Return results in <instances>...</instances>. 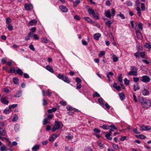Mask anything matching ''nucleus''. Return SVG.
Listing matches in <instances>:
<instances>
[{
    "instance_id": "1",
    "label": "nucleus",
    "mask_w": 151,
    "mask_h": 151,
    "mask_svg": "<svg viewBox=\"0 0 151 151\" xmlns=\"http://www.w3.org/2000/svg\"><path fill=\"white\" fill-rule=\"evenodd\" d=\"M88 13L90 14H92L93 17L97 19H99V17L97 16L96 14L94 12V10L91 8H89L88 10Z\"/></svg>"
},
{
    "instance_id": "2",
    "label": "nucleus",
    "mask_w": 151,
    "mask_h": 151,
    "mask_svg": "<svg viewBox=\"0 0 151 151\" xmlns=\"http://www.w3.org/2000/svg\"><path fill=\"white\" fill-rule=\"evenodd\" d=\"M142 105L145 108H148L151 106V102L150 100H147V101L145 100L142 104Z\"/></svg>"
},
{
    "instance_id": "3",
    "label": "nucleus",
    "mask_w": 151,
    "mask_h": 151,
    "mask_svg": "<svg viewBox=\"0 0 151 151\" xmlns=\"http://www.w3.org/2000/svg\"><path fill=\"white\" fill-rule=\"evenodd\" d=\"M142 79L141 81L144 82L148 83L150 81V78L147 76H144L142 77Z\"/></svg>"
},
{
    "instance_id": "4",
    "label": "nucleus",
    "mask_w": 151,
    "mask_h": 151,
    "mask_svg": "<svg viewBox=\"0 0 151 151\" xmlns=\"http://www.w3.org/2000/svg\"><path fill=\"white\" fill-rule=\"evenodd\" d=\"M150 129V128L148 126H142L140 127V130H149Z\"/></svg>"
},
{
    "instance_id": "5",
    "label": "nucleus",
    "mask_w": 151,
    "mask_h": 151,
    "mask_svg": "<svg viewBox=\"0 0 151 151\" xmlns=\"http://www.w3.org/2000/svg\"><path fill=\"white\" fill-rule=\"evenodd\" d=\"M59 8L61 11L63 12H67L68 10L66 6H60Z\"/></svg>"
},
{
    "instance_id": "6",
    "label": "nucleus",
    "mask_w": 151,
    "mask_h": 151,
    "mask_svg": "<svg viewBox=\"0 0 151 151\" xmlns=\"http://www.w3.org/2000/svg\"><path fill=\"white\" fill-rule=\"evenodd\" d=\"M61 122H60L56 121L55 124L54 126L57 128V129H59L60 128Z\"/></svg>"
},
{
    "instance_id": "7",
    "label": "nucleus",
    "mask_w": 151,
    "mask_h": 151,
    "mask_svg": "<svg viewBox=\"0 0 151 151\" xmlns=\"http://www.w3.org/2000/svg\"><path fill=\"white\" fill-rule=\"evenodd\" d=\"M101 36V34L99 33H98L94 34L93 35V37L94 39L97 40H99Z\"/></svg>"
},
{
    "instance_id": "8",
    "label": "nucleus",
    "mask_w": 151,
    "mask_h": 151,
    "mask_svg": "<svg viewBox=\"0 0 151 151\" xmlns=\"http://www.w3.org/2000/svg\"><path fill=\"white\" fill-rule=\"evenodd\" d=\"M84 19L87 21L88 22L91 24H94V22L89 17H85Z\"/></svg>"
},
{
    "instance_id": "9",
    "label": "nucleus",
    "mask_w": 151,
    "mask_h": 151,
    "mask_svg": "<svg viewBox=\"0 0 151 151\" xmlns=\"http://www.w3.org/2000/svg\"><path fill=\"white\" fill-rule=\"evenodd\" d=\"M57 137V135L55 134H53L49 138V140L50 141H53L56 139Z\"/></svg>"
},
{
    "instance_id": "10",
    "label": "nucleus",
    "mask_w": 151,
    "mask_h": 151,
    "mask_svg": "<svg viewBox=\"0 0 151 151\" xmlns=\"http://www.w3.org/2000/svg\"><path fill=\"white\" fill-rule=\"evenodd\" d=\"M1 103L4 104H8L9 102V101L6 100L5 97L1 98Z\"/></svg>"
},
{
    "instance_id": "11",
    "label": "nucleus",
    "mask_w": 151,
    "mask_h": 151,
    "mask_svg": "<svg viewBox=\"0 0 151 151\" xmlns=\"http://www.w3.org/2000/svg\"><path fill=\"white\" fill-rule=\"evenodd\" d=\"M142 92L143 95L145 96H147L149 94V91L147 90L145 88H144L142 91Z\"/></svg>"
},
{
    "instance_id": "12",
    "label": "nucleus",
    "mask_w": 151,
    "mask_h": 151,
    "mask_svg": "<svg viewBox=\"0 0 151 151\" xmlns=\"http://www.w3.org/2000/svg\"><path fill=\"white\" fill-rule=\"evenodd\" d=\"M37 20L35 19H33L29 21L28 24L29 25H30L31 26H33L36 24L37 23Z\"/></svg>"
},
{
    "instance_id": "13",
    "label": "nucleus",
    "mask_w": 151,
    "mask_h": 151,
    "mask_svg": "<svg viewBox=\"0 0 151 151\" xmlns=\"http://www.w3.org/2000/svg\"><path fill=\"white\" fill-rule=\"evenodd\" d=\"M135 136L138 138H140L141 139H144L146 138V136L142 134L136 135Z\"/></svg>"
},
{
    "instance_id": "14",
    "label": "nucleus",
    "mask_w": 151,
    "mask_h": 151,
    "mask_svg": "<svg viewBox=\"0 0 151 151\" xmlns=\"http://www.w3.org/2000/svg\"><path fill=\"white\" fill-rule=\"evenodd\" d=\"M62 80L64 81V82L68 83H70V80L66 76L64 77V78L62 79Z\"/></svg>"
},
{
    "instance_id": "15",
    "label": "nucleus",
    "mask_w": 151,
    "mask_h": 151,
    "mask_svg": "<svg viewBox=\"0 0 151 151\" xmlns=\"http://www.w3.org/2000/svg\"><path fill=\"white\" fill-rule=\"evenodd\" d=\"M119 96L120 99L122 101H123L125 98V95L123 92L119 93Z\"/></svg>"
},
{
    "instance_id": "16",
    "label": "nucleus",
    "mask_w": 151,
    "mask_h": 151,
    "mask_svg": "<svg viewBox=\"0 0 151 151\" xmlns=\"http://www.w3.org/2000/svg\"><path fill=\"white\" fill-rule=\"evenodd\" d=\"M16 71L19 75L20 76H22L23 72L20 69L18 68L17 70H16Z\"/></svg>"
},
{
    "instance_id": "17",
    "label": "nucleus",
    "mask_w": 151,
    "mask_h": 151,
    "mask_svg": "<svg viewBox=\"0 0 151 151\" xmlns=\"http://www.w3.org/2000/svg\"><path fill=\"white\" fill-rule=\"evenodd\" d=\"M127 75H133L135 76H137V72L131 70L128 73Z\"/></svg>"
},
{
    "instance_id": "18",
    "label": "nucleus",
    "mask_w": 151,
    "mask_h": 151,
    "mask_svg": "<svg viewBox=\"0 0 151 151\" xmlns=\"http://www.w3.org/2000/svg\"><path fill=\"white\" fill-rule=\"evenodd\" d=\"M46 69L52 73H53L54 72L53 69L49 65H47L46 67Z\"/></svg>"
},
{
    "instance_id": "19",
    "label": "nucleus",
    "mask_w": 151,
    "mask_h": 151,
    "mask_svg": "<svg viewBox=\"0 0 151 151\" xmlns=\"http://www.w3.org/2000/svg\"><path fill=\"white\" fill-rule=\"evenodd\" d=\"M40 147V146L39 145H37L34 146L32 148L33 151H35L38 150Z\"/></svg>"
},
{
    "instance_id": "20",
    "label": "nucleus",
    "mask_w": 151,
    "mask_h": 151,
    "mask_svg": "<svg viewBox=\"0 0 151 151\" xmlns=\"http://www.w3.org/2000/svg\"><path fill=\"white\" fill-rule=\"evenodd\" d=\"M13 80L14 83V84L16 85H18L19 84V80L17 78H14L13 79Z\"/></svg>"
},
{
    "instance_id": "21",
    "label": "nucleus",
    "mask_w": 151,
    "mask_h": 151,
    "mask_svg": "<svg viewBox=\"0 0 151 151\" xmlns=\"http://www.w3.org/2000/svg\"><path fill=\"white\" fill-rule=\"evenodd\" d=\"M21 96V91H18L16 92L14 96L16 97H19Z\"/></svg>"
},
{
    "instance_id": "22",
    "label": "nucleus",
    "mask_w": 151,
    "mask_h": 151,
    "mask_svg": "<svg viewBox=\"0 0 151 151\" xmlns=\"http://www.w3.org/2000/svg\"><path fill=\"white\" fill-rule=\"evenodd\" d=\"M105 13L106 14V16L107 17L109 18L111 17V14L110 10H108L107 12H105Z\"/></svg>"
},
{
    "instance_id": "23",
    "label": "nucleus",
    "mask_w": 151,
    "mask_h": 151,
    "mask_svg": "<svg viewBox=\"0 0 151 151\" xmlns=\"http://www.w3.org/2000/svg\"><path fill=\"white\" fill-rule=\"evenodd\" d=\"M112 58L113 61L114 62H117L118 60V58L116 57L115 55H112Z\"/></svg>"
},
{
    "instance_id": "24",
    "label": "nucleus",
    "mask_w": 151,
    "mask_h": 151,
    "mask_svg": "<svg viewBox=\"0 0 151 151\" xmlns=\"http://www.w3.org/2000/svg\"><path fill=\"white\" fill-rule=\"evenodd\" d=\"M11 111V110L9 109H6L3 111L4 113L6 114H8L10 113Z\"/></svg>"
},
{
    "instance_id": "25",
    "label": "nucleus",
    "mask_w": 151,
    "mask_h": 151,
    "mask_svg": "<svg viewBox=\"0 0 151 151\" xmlns=\"http://www.w3.org/2000/svg\"><path fill=\"white\" fill-rule=\"evenodd\" d=\"M111 136V135L110 134L108 133L107 134L105 135V137L107 139L111 140L112 139V138L110 137Z\"/></svg>"
},
{
    "instance_id": "26",
    "label": "nucleus",
    "mask_w": 151,
    "mask_h": 151,
    "mask_svg": "<svg viewBox=\"0 0 151 151\" xmlns=\"http://www.w3.org/2000/svg\"><path fill=\"white\" fill-rule=\"evenodd\" d=\"M80 2L79 0H77L73 3V6L74 7H76L78 4Z\"/></svg>"
},
{
    "instance_id": "27",
    "label": "nucleus",
    "mask_w": 151,
    "mask_h": 151,
    "mask_svg": "<svg viewBox=\"0 0 151 151\" xmlns=\"http://www.w3.org/2000/svg\"><path fill=\"white\" fill-rule=\"evenodd\" d=\"M140 88L138 86V85L137 84L136 85H134V91H136L137 90H139Z\"/></svg>"
},
{
    "instance_id": "28",
    "label": "nucleus",
    "mask_w": 151,
    "mask_h": 151,
    "mask_svg": "<svg viewBox=\"0 0 151 151\" xmlns=\"http://www.w3.org/2000/svg\"><path fill=\"white\" fill-rule=\"evenodd\" d=\"M112 24V22L110 20L105 22V24L107 25L109 27H110L111 25Z\"/></svg>"
},
{
    "instance_id": "29",
    "label": "nucleus",
    "mask_w": 151,
    "mask_h": 151,
    "mask_svg": "<svg viewBox=\"0 0 151 151\" xmlns=\"http://www.w3.org/2000/svg\"><path fill=\"white\" fill-rule=\"evenodd\" d=\"M131 71L137 72V68L135 66H131Z\"/></svg>"
},
{
    "instance_id": "30",
    "label": "nucleus",
    "mask_w": 151,
    "mask_h": 151,
    "mask_svg": "<svg viewBox=\"0 0 151 151\" xmlns=\"http://www.w3.org/2000/svg\"><path fill=\"white\" fill-rule=\"evenodd\" d=\"M124 84L126 85H127V86L129 85V82H130L129 80L127 79L126 78H125L124 79Z\"/></svg>"
},
{
    "instance_id": "31",
    "label": "nucleus",
    "mask_w": 151,
    "mask_h": 151,
    "mask_svg": "<svg viewBox=\"0 0 151 151\" xmlns=\"http://www.w3.org/2000/svg\"><path fill=\"white\" fill-rule=\"evenodd\" d=\"M93 97H100V94L97 92H95L93 94Z\"/></svg>"
},
{
    "instance_id": "32",
    "label": "nucleus",
    "mask_w": 151,
    "mask_h": 151,
    "mask_svg": "<svg viewBox=\"0 0 151 151\" xmlns=\"http://www.w3.org/2000/svg\"><path fill=\"white\" fill-rule=\"evenodd\" d=\"M98 145L102 149L103 148V147H104V145L102 144L100 141H98Z\"/></svg>"
},
{
    "instance_id": "33",
    "label": "nucleus",
    "mask_w": 151,
    "mask_h": 151,
    "mask_svg": "<svg viewBox=\"0 0 151 151\" xmlns=\"http://www.w3.org/2000/svg\"><path fill=\"white\" fill-rule=\"evenodd\" d=\"M100 127L104 129H108L109 127L107 124H104L102 126H100Z\"/></svg>"
},
{
    "instance_id": "34",
    "label": "nucleus",
    "mask_w": 151,
    "mask_h": 151,
    "mask_svg": "<svg viewBox=\"0 0 151 151\" xmlns=\"http://www.w3.org/2000/svg\"><path fill=\"white\" fill-rule=\"evenodd\" d=\"M18 119V116L17 114H15L14 116L12 119V121L13 122L16 121Z\"/></svg>"
},
{
    "instance_id": "35",
    "label": "nucleus",
    "mask_w": 151,
    "mask_h": 151,
    "mask_svg": "<svg viewBox=\"0 0 151 151\" xmlns=\"http://www.w3.org/2000/svg\"><path fill=\"white\" fill-rule=\"evenodd\" d=\"M17 104H14L12 105L9 106V109H12L14 108L17 107Z\"/></svg>"
},
{
    "instance_id": "36",
    "label": "nucleus",
    "mask_w": 151,
    "mask_h": 151,
    "mask_svg": "<svg viewBox=\"0 0 151 151\" xmlns=\"http://www.w3.org/2000/svg\"><path fill=\"white\" fill-rule=\"evenodd\" d=\"M57 77L59 79H61L62 80L64 76L63 75L60 73L58 74Z\"/></svg>"
},
{
    "instance_id": "37",
    "label": "nucleus",
    "mask_w": 151,
    "mask_h": 151,
    "mask_svg": "<svg viewBox=\"0 0 151 151\" xmlns=\"http://www.w3.org/2000/svg\"><path fill=\"white\" fill-rule=\"evenodd\" d=\"M41 41L42 42H45L46 43H47V39L45 37L42 38L41 39Z\"/></svg>"
},
{
    "instance_id": "38",
    "label": "nucleus",
    "mask_w": 151,
    "mask_h": 151,
    "mask_svg": "<svg viewBox=\"0 0 151 151\" xmlns=\"http://www.w3.org/2000/svg\"><path fill=\"white\" fill-rule=\"evenodd\" d=\"M145 45L146 47L148 49H150L151 48V45L149 43L146 42L145 43Z\"/></svg>"
},
{
    "instance_id": "39",
    "label": "nucleus",
    "mask_w": 151,
    "mask_h": 151,
    "mask_svg": "<svg viewBox=\"0 0 151 151\" xmlns=\"http://www.w3.org/2000/svg\"><path fill=\"white\" fill-rule=\"evenodd\" d=\"M105 54V52L104 51H100V53L99 54V56L100 57H101Z\"/></svg>"
},
{
    "instance_id": "40",
    "label": "nucleus",
    "mask_w": 151,
    "mask_h": 151,
    "mask_svg": "<svg viewBox=\"0 0 151 151\" xmlns=\"http://www.w3.org/2000/svg\"><path fill=\"white\" fill-rule=\"evenodd\" d=\"M112 145L113 147L115 149H117L119 148V146H118L116 144H115L114 143H113L112 144Z\"/></svg>"
},
{
    "instance_id": "41",
    "label": "nucleus",
    "mask_w": 151,
    "mask_h": 151,
    "mask_svg": "<svg viewBox=\"0 0 151 151\" xmlns=\"http://www.w3.org/2000/svg\"><path fill=\"white\" fill-rule=\"evenodd\" d=\"M8 29L10 31H11L13 29V26L10 24H8Z\"/></svg>"
},
{
    "instance_id": "42",
    "label": "nucleus",
    "mask_w": 151,
    "mask_h": 151,
    "mask_svg": "<svg viewBox=\"0 0 151 151\" xmlns=\"http://www.w3.org/2000/svg\"><path fill=\"white\" fill-rule=\"evenodd\" d=\"M75 80L76 82L81 83V80L78 77H76L75 79Z\"/></svg>"
},
{
    "instance_id": "43",
    "label": "nucleus",
    "mask_w": 151,
    "mask_h": 151,
    "mask_svg": "<svg viewBox=\"0 0 151 151\" xmlns=\"http://www.w3.org/2000/svg\"><path fill=\"white\" fill-rule=\"evenodd\" d=\"M145 100H145L143 98H141L139 99V101L141 103L142 105V104H143Z\"/></svg>"
},
{
    "instance_id": "44",
    "label": "nucleus",
    "mask_w": 151,
    "mask_h": 151,
    "mask_svg": "<svg viewBox=\"0 0 151 151\" xmlns=\"http://www.w3.org/2000/svg\"><path fill=\"white\" fill-rule=\"evenodd\" d=\"M43 124L46 125L48 123L47 119L46 118H45L43 120Z\"/></svg>"
},
{
    "instance_id": "45",
    "label": "nucleus",
    "mask_w": 151,
    "mask_h": 151,
    "mask_svg": "<svg viewBox=\"0 0 151 151\" xmlns=\"http://www.w3.org/2000/svg\"><path fill=\"white\" fill-rule=\"evenodd\" d=\"M141 8L142 11H144L145 9V4L142 3L141 4Z\"/></svg>"
},
{
    "instance_id": "46",
    "label": "nucleus",
    "mask_w": 151,
    "mask_h": 151,
    "mask_svg": "<svg viewBox=\"0 0 151 151\" xmlns=\"http://www.w3.org/2000/svg\"><path fill=\"white\" fill-rule=\"evenodd\" d=\"M6 23L7 24H10L11 22V19L9 18H7L6 19Z\"/></svg>"
},
{
    "instance_id": "47",
    "label": "nucleus",
    "mask_w": 151,
    "mask_h": 151,
    "mask_svg": "<svg viewBox=\"0 0 151 151\" xmlns=\"http://www.w3.org/2000/svg\"><path fill=\"white\" fill-rule=\"evenodd\" d=\"M127 6H130L132 5V3L130 1H127Z\"/></svg>"
},
{
    "instance_id": "48",
    "label": "nucleus",
    "mask_w": 151,
    "mask_h": 151,
    "mask_svg": "<svg viewBox=\"0 0 151 151\" xmlns=\"http://www.w3.org/2000/svg\"><path fill=\"white\" fill-rule=\"evenodd\" d=\"M36 28L35 27H32L30 29V30L32 32H35L36 31Z\"/></svg>"
},
{
    "instance_id": "49",
    "label": "nucleus",
    "mask_w": 151,
    "mask_h": 151,
    "mask_svg": "<svg viewBox=\"0 0 151 151\" xmlns=\"http://www.w3.org/2000/svg\"><path fill=\"white\" fill-rule=\"evenodd\" d=\"M25 7L26 9L28 10L29 9V6L27 3H26L25 4Z\"/></svg>"
},
{
    "instance_id": "50",
    "label": "nucleus",
    "mask_w": 151,
    "mask_h": 151,
    "mask_svg": "<svg viewBox=\"0 0 151 151\" xmlns=\"http://www.w3.org/2000/svg\"><path fill=\"white\" fill-rule=\"evenodd\" d=\"M53 116V115L49 114L47 116V117L46 118H47V119H51L52 118Z\"/></svg>"
},
{
    "instance_id": "51",
    "label": "nucleus",
    "mask_w": 151,
    "mask_h": 151,
    "mask_svg": "<svg viewBox=\"0 0 151 151\" xmlns=\"http://www.w3.org/2000/svg\"><path fill=\"white\" fill-rule=\"evenodd\" d=\"M66 101H60V103L63 106H65L66 105Z\"/></svg>"
},
{
    "instance_id": "52",
    "label": "nucleus",
    "mask_w": 151,
    "mask_h": 151,
    "mask_svg": "<svg viewBox=\"0 0 151 151\" xmlns=\"http://www.w3.org/2000/svg\"><path fill=\"white\" fill-rule=\"evenodd\" d=\"M111 11L112 15L114 16L115 15V9L114 8L112 9H111Z\"/></svg>"
},
{
    "instance_id": "53",
    "label": "nucleus",
    "mask_w": 151,
    "mask_h": 151,
    "mask_svg": "<svg viewBox=\"0 0 151 151\" xmlns=\"http://www.w3.org/2000/svg\"><path fill=\"white\" fill-rule=\"evenodd\" d=\"M117 16H119L122 19H124L125 18L124 16L122 14H121V13H120L119 14H118Z\"/></svg>"
},
{
    "instance_id": "54",
    "label": "nucleus",
    "mask_w": 151,
    "mask_h": 151,
    "mask_svg": "<svg viewBox=\"0 0 151 151\" xmlns=\"http://www.w3.org/2000/svg\"><path fill=\"white\" fill-rule=\"evenodd\" d=\"M119 75L120 76H119L118 77V80L121 83H122V77H121L122 75L121 74H119Z\"/></svg>"
},
{
    "instance_id": "55",
    "label": "nucleus",
    "mask_w": 151,
    "mask_h": 151,
    "mask_svg": "<svg viewBox=\"0 0 151 151\" xmlns=\"http://www.w3.org/2000/svg\"><path fill=\"white\" fill-rule=\"evenodd\" d=\"M98 102L100 103V104H103L104 103L103 102L102 100V99L101 98H99L98 100Z\"/></svg>"
},
{
    "instance_id": "56",
    "label": "nucleus",
    "mask_w": 151,
    "mask_h": 151,
    "mask_svg": "<svg viewBox=\"0 0 151 151\" xmlns=\"http://www.w3.org/2000/svg\"><path fill=\"white\" fill-rule=\"evenodd\" d=\"M93 131L97 133H99L101 131L99 129L97 128H95L93 129Z\"/></svg>"
},
{
    "instance_id": "57",
    "label": "nucleus",
    "mask_w": 151,
    "mask_h": 151,
    "mask_svg": "<svg viewBox=\"0 0 151 151\" xmlns=\"http://www.w3.org/2000/svg\"><path fill=\"white\" fill-rule=\"evenodd\" d=\"M109 127H110L114 129L117 130V128L116 127L115 125L114 124H112L109 126Z\"/></svg>"
},
{
    "instance_id": "58",
    "label": "nucleus",
    "mask_w": 151,
    "mask_h": 151,
    "mask_svg": "<svg viewBox=\"0 0 151 151\" xmlns=\"http://www.w3.org/2000/svg\"><path fill=\"white\" fill-rule=\"evenodd\" d=\"M29 48L30 49L33 51H35V49L33 45H31L29 46Z\"/></svg>"
},
{
    "instance_id": "59",
    "label": "nucleus",
    "mask_w": 151,
    "mask_h": 151,
    "mask_svg": "<svg viewBox=\"0 0 151 151\" xmlns=\"http://www.w3.org/2000/svg\"><path fill=\"white\" fill-rule=\"evenodd\" d=\"M15 72V70L14 68H13L12 69H11L10 70L9 72V73H11L12 72H13V73H14Z\"/></svg>"
},
{
    "instance_id": "60",
    "label": "nucleus",
    "mask_w": 151,
    "mask_h": 151,
    "mask_svg": "<svg viewBox=\"0 0 151 151\" xmlns=\"http://www.w3.org/2000/svg\"><path fill=\"white\" fill-rule=\"evenodd\" d=\"M133 80L135 82H137L139 81V79L138 78L134 77L133 78Z\"/></svg>"
},
{
    "instance_id": "61",
    "label": "nucleus",
    "mask_w": 151,
    "mask_h": 151,
    "mask_svg": "<svg viewBox=\"0 0 151 151\" xmlns=\"http://www.w3.org/2000/svg\"><path fill=\"white\" fill-rule=\"evenodd\" d=\"M33 37L36 40H37L39 39V37L37 36V35L36 34H33Z\"/></svg>"
},
{
    "instance_id": "62",
    "label": "nucleus",
    "mask_w": 151,
    "mask_h": 151,
    "mask_svg": "<svg viewBox=\"0 0 151 151\" xmlns=\"http://www.w3.org/2000/svg\"><path fill=\"white\" fill-rule=\"evenodd\" d=\"M80 83H77L76 84V86H77L76 88L77 89H80L81 88V85Z\"/></svg>"
},
{
    "instance_id": "63",
    "label": "nucleus",
    "mask_w": 151,
    "mask_h": 151,
    "mask_svg": "<svg viewBox=\"0 0 151 151\" xmlns=\"http://www.w3.org/2000/svg\"><path fill=\"white\" fill-rule=\"evenodd\" d=\"M66 108L69 111H72L73 110V108L71 106H67Z\"/></svg>"
},
{
    "instance_id": "64",
    "label": "nucleus",
    "mask_w": 151,
    "mask_h": 151,
    "mask_svg": "<svg viewBox=\"0 0 151 151\" xmlns=\"http://www.w3.org/2000/svg\"><path fill=\"white\" fill-rule=\"evenodd\" d=\"M74 18L78 20H80V18L79 16L77 15H76L74 16Z\"/></svg>"
}]
</instances>
